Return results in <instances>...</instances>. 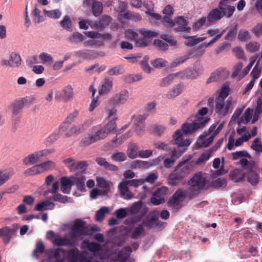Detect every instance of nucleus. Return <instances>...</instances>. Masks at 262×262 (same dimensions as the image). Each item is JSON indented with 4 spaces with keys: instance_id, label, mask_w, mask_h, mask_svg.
<instances>
[{
    "instance_id": "8",
    "label": "nucleus",
    "mask_w": 262,
    "mask_h": 262,
    "mask_svg": "<svg viewBox=\"0 0 262 262\" xmlns=\"http://www.w3.org/2000/svg\"><path fill=\"white\" fill-rule=\"evenodd\" d=\"M188 19L183 16H178L174 18V28L175 31L184 32L190 33L191 28L188 27Z\"/></svg>"
},
{
    "instance_id": "56",
    "label": "nucleus",
    "mask_w": 262,
    "mask_h": 262,
    "mask_svg": "<svg viewBox=\"0 0 262 262\" xmlns=\"http://www.w3.org/2000/svg\"><path fill=\"white\" fill-rule=\"evenodd\" d=\"M59 130H56L50 134L49 137L46 139L45 144L46 146H49L53 143L59 137Z\"/></svg>"
},
{
    "instance_id": "44",
    "label": "nucleus",
    "mask_w": 262,
    "mask_h": 262,
    "mask_svg": "<svg viewBox=\"0 0 262 262\" xmlns=\"http://www.w3.org/2000/svg\"><path fill=\"white\" fill-rule=\"evenodd\" d=\"M205 37H196V36H191L189 37L188 40L185 42V45L188 47H193L198 43L204 41Z\"/></svg>"
},
{
    "instance_id": "41",
    "label": "nucleus",
    "mask_w": 262,
    "mask_h": 262,
    "mask_svg": "<svg viewBox=\"0 0 262 262\" xmlns=\"http://www.w3.org/2000/svg\"><path fill=\"white\" fill-rule=\"evenodd\" d=\"M60 26L67 31H71L72 27V23L69 15H65L62 20L60 21Z\"/></svg>"
},
{
    "instance_id": "20",
    "label": "nucleus",
    "mask_w": 262,
    "mask_h": 262,
    "mask_svg": "<svg viewBox=\"0 0 262 262\" xmlns=\"http://www.w3.org/2000/svg\"><path fill=\"white\" fill-rule=\"evenodd\" d=\"M61 190L65 194H69L71 187L73 185L71 177L69 178L67 177H62L60 179Z\"/></svg>"
},
{
    "instance_id": "17",
    "label": "nucleus",
    "mask_w": 262,
    "mask_h": 262,
    "mask_svg": "<svg viewBox=\"0 0 262 262\" xmlns=\"http://www.w3.org/2000/svg\"><path fill=\"white\" fill-rule=\"evenodd\" d=\"M90 132L96 142L104 139L107 135L104 129L100 128L98 126H93Z\"/></svg>"
},
{
    "instance_id": "28",
    "label": "nucleus",
    "mask_w": 262,
    "mask_h": 262,
    "mask_svg": "<svg viewBox=\"0 0 262 262\" xmlns=\"http://www.w3.org/2000/svg\"><path fill=\"white\" fill-rule=\"evenodd\" d=\"M14 174L12 169L0 171V186L7 181Z\"/></svg>"
},
{
    "instance_id": "48",
    "label": "nucleus",
    "mask_w": 262,
    "mask_h": 262,
    "mask_svg": "<svg viewBox=\"0 0 262 262\" xmlns=\"http://www.w3.org/2000/svg\"><path fill=\"white\" fill-rule=\"evenodd\" d=\"M192 54L191 52L188 53L186 55H185L183 56L180 57L179 58H176L171 63V67L174 68L177 67L178 66L184 63L187 59H188L190 57V56Z\"/></svg>"
},
{
    "instance_id": "19",
    "label": "nucleus",
    "mask_w": 262,
    "mask_h": 262,
    "mask_svg": "<svg viewBox=\"0 0 262 262\" xmlns=\"http://www.w3.org/2000/svg\"><path fill=\"white\" fill-rule=\"evenodd\" d=\"M145 222L143 221L137 226L133 227L132 229L130 237L133 239H138L141 235H144L145 233Z\"/></svg>"
},
{
    "instance_id": "40",
    "label": "nucleus",
    "mask_w": 262,
    "mask_h": 262,
    "mask_svg": "<svg viewBox=\"0 0 262 262\" xmlns=\"http://www.w3.org/2000/svg\"><path fill=\"white\" fill-rule=\"evenodd\" d=\"M92 9L94 15L99 16L102 12L103 5L100 2L95 1L92 4Z\"/></svg>"
},
{
    "instance_id": "24",
    "label": "nucleus",
    "mask_w": 262,
    "mask_h": 262,
    "mask_svg": "<svg viewBox=\"0 0 262 262\" xmlns=\"http://www.w3.org/2000/svg\"><path fill=\"white\" fill-rule=\"evenodd\" d=\"M118 189L121 196L124 199H130L133 196V194L129 190L128 187L126 186V184H124L122 182L119 184Z\"/></svg>"
},
{
    "instance_id": "13",
    "label": "nucleus",
    "mask_w": 262,
    "mask_h": 262,
    "mask_svg": "<svg viewBox=\"0 0 262 262\" xmlns=\"http://www.w3.org/2000/svg\"><path fill=\"white\" fill-rule=\"evenodd\" d=\"M128 97V92L126 90H122L112 98L111 103L114 105L123 104L127 100Z\"/></svg>"
},
{
    "instance_id": "12",
    "label": "nucleus",
    "mask_w": 262,
    "mask_h": 262,
    "mask_svg": "<svg viewBox=\"0 0 262 262\" xmlns=\"http://www.w3.org/2000/svg\"><path fill=\"white\" fill-rule=\"evenodd\" d=\"M59 131L64 133L67 137H71L74 134L78 135L80 133L79 132L78 127L71 123L66 122L60 125Z\"/></svg>"
},
{
    "instance_id": "53",
    "label": "nucleus",
    "mask_w": 262,
    "mask_h": 262,
    "mask_svg": "<svg viewBox=\"0 0 262 262\" xmlns=\"http://www.w3.org/2000/svg\"><path fill=\"white\" fill-rule=\"evenodd\" d=\"M227 185V181L224 178H218L214 181H212L211 183V186L219 189L220 188H224Z\"/></svg>"
},
{
    "instance_id": "29",
    "label": "nucleus",
    "mask_w": 262,
    "mask_h": 262,
    "mask_svg": "<svg viewBox=\"0 0 262 262\" xmlns=\"http://www.w3.org/2000/svg\"><path fill=\"white\" fill-rule=\"evenodd\" d=\"M180 73L179 72L169 74L167 77L162 79L159 83V85L161 87H166L168 86L172 82L174 77L180 76Z\"/></svg>"
},
{
    "instance_id": "10",
    "label": "nucleus",
    "mask_w": 262,
    "mask_h": 262,
    "mask_svg": "<svg viewBox=\"0 0 262 262\" xmlns=\"http://www.w3.org/2000/svg\"><path fill=\"white\" fill-rule=\"evenodd\" d=\"M31 102L32 99L28 96L16 100L12 104L13 115L17 116L21 112L24 106Z\"/></svg>"
},
{
    "instance_id": "9",
    "label": "nucleus",
    "mask_w": 262,
    "mask_h": 262,
    "mask_svg": "<svg viewBox=\"0 0 262 262\" xmlns=\"http://www.w3.org/2000/svg\"><path fill=\"white\" fill-rule=\"evenodd\" d=\"M218 9L223 16L231 17L235 11V7L229 5L228 0H221L218 5Z\"/></svg>"
},
{
    "instance_id": "2",
    "label": "nucleus",
    "mask_w": 262,
    "mask_h": 262,
    "mask_svg": "<svg viewBox=\"0 0 262 262\" xmlns=\"http://www.w3.org/2000/svg\"><path fill=\"white\" fill-rule=\"evenodd\" d=\"M189 184L195 189H207L211 187L209 178L201 171L196 173L188 182Z\"/></svg>"
},
{
    "instance_id": "16",
    "label": "nucleus",
    "mask_w": 262,
    "mask_h": 262,
    "mask_svg": "<svg viewBox=\"0 0 262 262\" xmlns=\"http://www.w3.org/2000/svg\"><path fill=\"white\" fill-rule=\"evenodd\" d=\"M180 73V76H181L182 78L186 77L190 79H195L201 74L202 69L199 68L198 70L187 69Z\"/></svg>"
},
{
    "instance_id": "3",
    "label": "nucleus",
    "mask_w": 262,
    "mask_h": 262,
    "mask_svg": "<svg viewBox=\"0 0 262 262\" xmlns=\"http://www.w3.org/2000/svg\"><path fill=\"white\" fill-rule=\"evenodd\" d=\"M70 236L71 239H76L79 236L88 234V229L85 222L81 219L76 220L71 228Z\"/></svg>"
},
{
    "instance_id": "51",
    "label": "nucleus",
    "mask_w": 262,
    "mask_h": 262,
    "mask_svg": "<svg viewBox=\"0 0 262 262\" xmlns=\"http://www.w3.org/2000/svg\"><path fill=\"white\" fill-rule=\"evenodd\" d=\"M124 184H126L127 187H138L142 185L144 181L142 179H133L131 180H123L122 181Z\"/></svg>"
},
{
    "instance_id": "39",
    "label": "nucleus",
    "mask_w": 262,
    "mask_h": 262,
    "mask_svg": "<svg viewBox=\"0 0 262 262\" xmlns=\"http://www.w3.org/2000/svg\"><path fill=\"white\" fill-rule=\"evenodd\" d=\"M112 81L109 79H105L102 84L101 88L99 91V93L101 94H107L110 92L112 88Z\"/></svg>"
},
{
    "instance_id": "54",
    "label": "nucleus",
    "mask_w": 262,
    "mask_h": 262,
    "mask_svg": "<svg viewBox=\"0 0 262 262\" xmlns=\"http://www.w3.org/2000/svg\"><path fill=\"white\" fill-rule=\"evenodd\" d=\"M39 58L43 64L48 63L50 65L53 61L52 56L47 53L42 52L40 53Z\"/></svg>"
},
{
    "instance_id": "49",
    "label": "nucleus",
    "mask_w": 262,
    "mask_h": 262,
    "mask_svg": "<svg viewBox=\"0 0 262 262\" xmlns=\"http://www.w3.org/2000/svg\"><path fill=\"white\" fill-rule=\"evenodd\" d=\"M92 134H88L84 136L81 139L80 144L82 146H88L92 143L96 142Z\"/></svg>"
},
{
    "instance_id": "43",
    "label": "nucleus",
    "mask_w": 262,
    "mask_h": 262,
    "mask_svg": "<svg viewBox=\"0 0 262 262\" xmlns=\"http://www.w3.org/2000/svg\"><path fill=\"white\" fill-rule=\"evenodd\" d=\"M165 130V127L164 126L155 124L152 126L150 132L155 136L160 137L163 134Z\"/></svg>"
},
{
    "instance_id": "6",
    "label": "nucleus",
    "mask_w": 262,
    "mask_h": 262,
    "mask_svg": "<svg viewBox=\"0 0 262 262\" xmlns=\"http://www.w3.org/2000/svg\"><path fill=\"white\" fill-rule=\"evenodd\" d=\"M168 188L165 186H162L156 189L152 193L150 198L151 203L155 205H159L164 202V196L166 195Z\"/></svg>"
},
{
    "instance_id": "22",
    "label": "nucleus",
    "mask_w": 262,
    "mask_h": 262,
    "mask_svg": "<svg viewBox=\"0 0 262 262\" xmlns=\"http://www.w3.org/2000/svg\"><path fill=\"white\" fill-rule=\"evenodd\" d=\"M183 88L184 86L182 83L177 84L167 92L166 95L167 98L171 99L180 95L182 92Z\"/></svg>"
},
{
    "instance_id": "1",
    "label": "nucleus",
    "mask_w": 262,
    "mask_h": 262,
    "mask_svg": "<svg viewBox=\"0 0 262 262\" xmlns=\"http://www.w3.org/2000/svg\"><path fill=\"white\" fill-rule=\"evenodd\" d=\"M208 121V119L202 121L192 122V123L185 122L181 129L176 130L173 136V144L177 146H188L191 141L187 136L192 134L199 128H203L205 124Z\"/></svg>"
},
{
    "instance_id": "5",
    "label": "nucleus",
    "mask_w": 262,
    "mask_h": 262,
    "mask_svg": "<svg viewBox=\"0 0 262 262\" xmlns=\"http://www.w3.org/2000/svg\"><path fill=\"white\" fill-rule=\"evenodd\" d=\"M73 97V89L71 85L65 86L60 92L55 93V99L58 102H66L71 101Z\"/></svg>"
},
{
    "instance_id": "15",
    "label": "nucleus",
    "mask_w": 262,
    "mask_h": 262,
    "mask_svg": "<svg viewBox=\"0 0 262 262\" xmlns=\"http://www.w3.org/2000/svg\"><path fill=\"white\" fill-rule=\"evenodd\" d=\"M55 208L54 203L49 200V197L45 201L37 203L34 210L37 211H42L47 210H53Z\"/></svg>"
},
{
    "instance_id": "32",
    "label": "nucleus",
    "mask_w": 262,
    "mask_h": 262,
    "mask_svg": "<svg viewBox=\"0 0 262 262\" xmlns=\"http://www.w3.org/2000/svg\"><path fill=\"white\" fill-rule=\"evenodd\" d=\"M117 119V117H113L112 119L105 124L103 128L105 131L107 135L114 132L116 129L117 125L116 124V120Z\"/></svg>"
},
{
    "instance_id": "63",
    "label": "nucleus",
    "mask_w": 262,
    "mask_h": 262,
    "mask_svg": "<svg viewBox=\"0 0 262 262\" xmlns=\"http://www.w3.org/2000/svg\"><path fill=\"white\" fill-rule=\"evenodd\" d=\"M138 147L136 145H130L127 150V155L131 159H135L137 157Z\"/></svg>"
},
{
    "instance_id": "34",
    "label": "nucleus",
    "mask_w": 262,
    "mask_h": 262,
    "mask_svg": "<svg viewBox=\"0 0 262 262\" xmlns=\"http://www.w3.org/2000/svg\"><path fill=\"white\" fill-rule=\"evenodd\" d=\"M49 200H51L52 202H58L61 203H66L67 202H71L72 199L66 195H63L58 193L53 196H50Z\"/></svg>"
},
{
    "instance_id": "46",
    "label": "nucleus",
    "mask_w": 262,
    "mask_h": 262,
    "mask_svg": "<svg viewBox=\"0 0 262 262\" xmlns=\"http://www.w3.org/2000/svg\"><path fill=\"white\" fill-rule=\"evenodd\" d=\"M177 149H174L170 152V157L172 159H174L175 161L179 158L182 155L186 150V146H179Z\"/></svg>"
},
{
    "instance_id": "52",
    "label": "nucleus",
    "mask_w": 262,
    "mask_h": 262,
    "mask_svg": "<svg viewBox=\"0 0 262 262\" xmlns=\"http://www.w3.org/2000/svg\"><path fill=\"white\" fill-rule=\"evenodd\" d=\"M16 229L9 228L6 233L3 236V242L5 245L9 244L13 236L15 234Z\"/></svg>"
},
{
    "instance_id": "21",
    "label": "nucleus",
    "mask_w": 262,
    "mask_h": 262,
    "mask_svg": "<svg viewBox=\"0 0 262 262\" xmlns=\"http://www.w3.org/2000/svg\"><path fill=\"white\" fill-rule=\"evenodd\" d=\"M218 8L211 10L207 16V19L209 23H214L223 17Z\"/></svg>"
},
{
    "instance_id": "59",
    "label": "nucleus",
    "mask_w": 262,
    "mask_h": 262,
    "mask_svg": "<svg viewBox=\"0 0 262 262\" xmlns=\"http://www.w3.org/2000/svg\"><path fill=\"white\" fill-rule=\"evenodd\" d=\"M139 32L145 38L148 39L156 37L158 34V33L156 31L148 30L146 29H140Z\"/></svg>"
},
{
    "instance_id": "47",
    "label": "nucleus",
    "mask_w": 262,
    "mask_h": 262,
    "mask_svg": "<svg viewBox=\"0 0 262 262\" xmlns=\"http://www.w3.org/2000/svg\"><path fill=\"white\" fill-rule=\"evenodd\" d=\"M39 169L40 170V172H42L44 171L49 170L55 167V163L54 162L48 160L46 162L41 163L40 164H38Z\"/></svg>"
},
{
    "instance_id": "55",
    "label": "nucleus",
    "mask_w": 262,
    "mask_h": 262,
    "mask_svg": "<svg viewBox=\"0 0 262 262\" xmlns=\"http://www.w3.org/2000/svg\"><path fill=\"white\" fill-rule=\"evenodd\" d=\"M66 250L62 248H57V252L55 253L54 259H56L55 262L62 261L65 260V254Z\"/></svg>"
},
{
    "instance_id": "33",
    "label": "nucleus",
    "mask_w": 262,
    "mask_h": 262,
    "mask_svg": "<svg viewBox=\"0 0 262 262\" xmlns=\"http://www.w3.org/2000/svg\"><path fill=\"white\" fill-rule=\"evenodd\" d=\"M159 213L158 211H154L150 217L147 221H144L145 225L148 227H152L157 225Z\"/></svg>"
},
{
    "instance_id": "30",
    "label": "nucleus",
    "mask_w": 262,
    "mask_h": 262,
    "mask_svg": "<svg viewBox=\"0 0 262 262\" xmlns=\"http://www.w3.org/2000/svg\"><path fill=\"white\" fill-rule=\"evenodd\" d=\"M9 58L13 68H18L21 65V58L18 53L14 52H12L9 56Z\"/></svg>"
},
{
    "instance_id": "42",
    "label": "nucleus",
    "mask_w": 262,
    "mask_h": 262,
    "mask_svg": "<svg viewBox=\"0 0 262 262\" xmlns=\"http://www.w3.org/2000/svg\"><path fill=\"white\" fill-rule=\"evenodd\" d=\"M45 248L44 244L41 242H38L36 244L35 249L33 251V256L38 258L39 255L43 253Z\"/></svg>"
},
{
    "instance_id": "61",
    "label": "nucleus",
    "mask_w": 262,
    "mask_h": 262,
    "mask_svg": "<svg viewBox=\"0 0 262 262\" xmlns=\"http://www.w3.org/2000/svg\"><path fill=\"white\" fill-rule=\"evenodd\" d=\"M41 173L38 164L28 168L24 171L26 176H34Z\"/></svg>"
},
{
    "instance_id": "60",
    "label": "nucleus",
    "mask_w": 262,
    "mask_h": 262,
    "mask_svg": "<svg viewBox=\"0 0 262 262\" xmlns=\"http://www.w3.org/2000/svg\"><path fill=\"white\" fill-rule=\"evenodd\" d=\"M128 213V208H121L115 211L114 214L119 219L125 217Z\"/></svg>"
},
{
    "instance_id": "26",
    "label": "nucleus",
    "mask_w": 262,
    "mask_h": 262,
    "mask_svg": "<svg viewBox=\"0 0 262 262\" xmlns=\"http://www.w3.org/2000/svg\"><path fill=\"white\" fill-rule=\"evenodd\" d=\"M245 173L241 169L238 168L234 169L230 174L231 180L235 182L243 181L245 179Z\"/></svg>"
},
{
    "instance_id": "36",
    "label": "nucleus",
    "mask_w": 262,
    "mask_h": 262,
    "mask_svg": "<svg viewBox=\"0 0 262 262\" xmlns=\"http://www.w3.org/2000/svg\"><path fill=\"white\" fill-rule=\"evenodd\" d=\"M131 249L128 247L125 248L124 250L120 251L118 252L117 259L120 262H125L129 257Z\"/></svg>"
},
{
    "instance_id": "11",
    "label": "nucleus",
    "mask_w": 262,
    "mask_h": 262,
    "mask_svg": "<svg viewBox=\"0 0 262 262\" xmlns=\"http://www.w3.org/2000/svg\"><path fill=\"white\" fill-rule=\"evenodd\" d=\"M126 4L123 2H119V7L121 8L120 11V16L124 19L134 20L137 21L141 19V16L138 14L134 12L126 11H124V9L126 8Z\"/></svg>"
},
{
    "instance_id": "57",
    "label": "nucleus",
    "mask_w": 262,
    "mask_h": 262,
    "mask_svg": "<svg viewBox=\"0 0 262 262\" xmlns=\"http://www.w3.org/2000/svg\"><path fill=\"white\" fill-rule=\"evenodd\" d=\"M260 141L259 138H255L250 146L251 148L257 153H262V144L260 143Z\"/></svg>"
},
{
    "instance_id": "18",
    "label": "nucleus",
    "mask_w": 262,
    "mask_h": 262,
    "mask_svg": "<svg viewBox=\"0 0 262 262\" xmlns=\"http://www.w3.org/2000/svg\"><path fill=\"white\" fill-rule=\"evenodd\" d=\"M111 20L110 16L108 15H103L99 21H96L93 25L92 27L96 29L98 31H102L104 28L108 26Z\"/></svg>"
},
{
    "instance_id": "45",
    "label": "nucleus",
    "mask_w": 262,
    "mask_h": 262,
    "mask_svg": "<svg viewBox=\"0 0 262 262\" xmlns=\"http://www.w3.org/2000/svg\"><path fill=\"white\" fill-rule=\"evenodd\" d=\"M109 211L107 207H101L98 211H97L95 214V220L97 222L102 221L105 214L107 213Z\"/></svg>"
},
{
    "instance_id": "58",
    "label": "nucleus",
    "mask_w": 262,
    "mask_h": 262,
    "mask_svg": "<svg viewBox=\"0 0 262 262\" xmlns=\"http://www.w3.org/2000/svg\"><path fill=\"white\" fill-rule=\"evenodd\" d=\"M84 37L79 32L74 33L72 35L68 38V40L71 43H78L83 41Z\"/></svg>"
},
{
    "instance_id": "7",
    "label": "nucleus",
    "mask_w": 262,
    "mask_h": 262,
    "mask_svg": "<svg viewBox=\"0 0 262 262\" xmlns=\"http://www.w3.org/2000/svg\"><path fill=\"white\" fill-rule=\"evenodd\" d=\"M185 196V192L181 189L177 190L168 202L169 206L176 209H180L181 207V202L184 200Z\"/></svg>"
},
{
    "instance_id": "64",
    "label": "nucleus",
    "mask_w": 262,
    "mask_h": 262,
    "mask_svg": "<svg viewBox=\"0 0 262 262\" xmlns=\"http://www.w3.org/2000/svg\"><path fill=\"white\" fill-rule=\"evenodd\" d=\"M142 203L141 201L134 203L131 207L128 208V213L134 214L139 212L142 208Z\"/></svg>"
},
{
    "instance_id": "31",
    "label": "nucleus",
    "mask_w": 262,
    "mask_h": 262,
    "mask_svg": "<svg viewBox=\"0 0 262 262\" xmlns=\"http://www.w3.org/2000/svg\"><path fill=\"white\" fill-rule=\"evenodd\" d=\"M40 159L37 152H35L25 157L23 160V163L26 165L35 164Z\"/></svg>"
},
{
    "instance_id": "50",
    "label": "nucleus",
    "mask_w": 262,
    "mask_h": 262,
    "mask_svg": "<svg viewBox=\"0 0 262 262\" xmlns=\"http://www.w3.org/2000/svg\"><path fill=\"white\" fill-rule=\"evenodd\" d=\"M43 12L48 17L55 19L59 18L61 15V12L59 9L53 10H44Z\"/></svg>"
},
{
    "instance_id": "62",
    "label": "nucleus",
    "mask_w": 262,
    "mask_h": 262,
    "mask_svg": "<svg viewBox=\"0 0 262 262\" xmlns=\"http://www.w3.org/2000/svg\"><path fill=\"white\" fill-rule=\"evenodd\" d=\"M224 100L221 99L220 98H216L215 100V112L216 113H220L223 115L224 112L223 110H224Z\"/></svg>"
},
{
    "instance_id": "4",
    "label": "nucleus",
    "mask_w": 262,
    "mask_h": 262,
    "mask_svg": "<svg viewBox=\"0 0 262 262\" xmlns=\"http://www.w3.org/2000/svg\"><path fill=\"white\" fill-rule=\"evenodd\" d=\"M191 158L192 157L190 155L185 159L183 158L175 167L176 171L179 173L180 177L184 178L193 170L192 163L190 162Z\"/></svg>"
},
{
    "instance_id": "27",
    "label": "nucleus",
    "mask_w": 262,
    "mask_h": 262,
    "mask_svg": "<svg viewBox=\"0 0 262 262\" xmlns=\"http://www.w3.org/2000/svg\"><path fill=\"white\" fill-rule=\"evenodd\" d=\"M183 179V178L180 177L179 173L174 169V171L169 174L168 177V184L173 186H176Z\"/></svg>"
},
{
    "instance_id": "38",
    "label": "nucleus",
    "mask_w": 262,
    "mask_h": 262,
    "mask_svg": "<svg viewBox=\"0 0 262 262\" xmlns=\"http://www.w3.org/2000/svg\"><path fill=\"white\" fill-rule=\"evenodd\" d=\"M247 179L248 181L253 185L257 184L259 181L258 176L256 171L253 170H250L248 172Z\"/></svg>"
},
{
    "instance_id": "14",
    "label": "nucleus",
    "mask_w": 262,
    "mask_h": 262,
    "mask_svg": "<svg viewBox=\"0 0 262 262\" xmlns=\"http://www.w3.org/2000/svg\"><path fill=\"white\" fill-rule=\"evenodd\" d=\"M72 239H69L65 236L61 237L59 235H56L53 240L52 243L53 245L56 246H67L71 247L74 246V243Z\"/></svg>"
},
{
    "instance_id": "23",
    "label": "nucleus",
    "mask_w": 262,
    "mask_h": 262,
    "mask_svg": "<svg viewBox=\"0 0 262 262\" xmlns=\"http://www.w3.org/2000/svg\"><path fill=\"white\" fill-rule=\"evenodd\" d=\"M208 135V134L202 135L200 136L199 139L197 141V144L200 145V147H208L212 142L214 137L216 136L215 134L213 133L210 136L207 138Z\"/></svg>"
},
{
    "instance_id": "25",
    "label": "nucleus",
    "mask_w": 262,
    "mask_h": 262,
    "mask_svg": "<svg viewBox=\"0 0 262 262\" xmlns=\"http://www.w3.org/2000/svg\"><path fill=\"white\" fill-rule=\"evenodd\" d=\"M96 161L97 163V164L101 166L104 168L105 169L107 170H110L111 171H117L118 169V168L116 165L109 163L106 160L102 157H99L97 158L96 159Z\"/></svg>"
},
{
    "instance_id": "35",
    "label": "nucleus",
    "mask_w": 262,
    "mask_h": 262,
    "mask_svg": "<svg viewBox=\"0 0 262 262\" xmlns=\"http://www.w3.org/2000/svg\"><path fill=\"white\" fill-rule=\"evenodd\" d=\"M67 257L70 262H77L78 260L79 251L78 249L66 250Z\"/></svg>"
},
{
    "instance_id": "37",
    "label": "nucleus",
    "mask_w": 262,
    "mask_h": 262,
    "mask_svg": "<svg viewBox=\"0 0 262 262\" xmlns=\"http://www.w3.org/2000/svg\"><path fill=\"white\" fill-rule=\"evenodd\" d=\"M31 14L33 20L35 24H39L45 19V17L40 14V11L36 7L32 12Z\"/></svg>"
}]
</instances>
